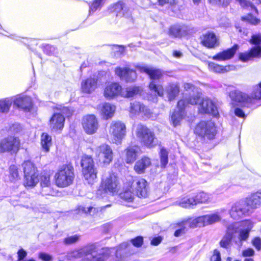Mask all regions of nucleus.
<instances>
[{
    "mask_svg": "<svg viewBox=\"0 0 261 261\" xmlns=\"http://www.w3.org/2000/svg\"><path fill=\"white\" fill-rule=\"evenodd\" d=\"M201 44L204 46L212 48L218 45V39L213 32H207L200 36Z\"/></svg>",
    "mask_w": 261,
    "mask_h": 261,
    "instance_id": "26",
    "label": "nucleus"
},
{
    "mask_svg": "<svg viewBox=\"0 0 261 261\" xmlns=\"http://www.w3.org/2000/svg\"><path fill=\"white\" fill-rule=\"evenodd\" d=\"M240 5L245 9H250L257 12V10L254 4H261V0H236Z\"/></svg>",
    "mask_w": 261,
    "mask_h": 261,
    "instance_id": "41",
    "label": "nucleus"
},
{
    "mask_svg": "<svg viewBox=\"0 0 261 261\" xmlns=\"http://www.w3.org/2000/svg\"><path fill=\"white\" fill-rule=\"evenodd\" d=\"M129 112L132 115L134 116L141 115L142 117L144 116L148 118L152 116L150 110L139 101L130 103Z\"/></svg>",
    "mask_w": 261,
    "mask_h": 261,
    "instance_id": "21",
    "label": "nucleus"
},
{
    "mask_svg": "<svg viewBox=\"0 0 261 261\" xmlns=\"http://www.w3.org/2000/svg\"><path fill=\"white\" fill-rule=\"evenodd\" d=\"M41 146L42 148L47 152L51 145V137L47 133H43L41 135Z\"/></svg>",
    "mask_w": 261,
    "mask_h": 261,
    "instance_id": "42",
    "label": "nucleus"
},
{
    "mask_svg": "<svg viewBox=\"0 0 261 261\" xmlns=\"http://www.w3.org/2000/svg\"><path fill=\"white\" fill-rule=\"evenodd\" d=\"M140 151L137 145L128 146L125 149V161L127 164L133 163L136 159Z\"/></svg>",
    "mask_w": 261,
    "mask_h": 261,
    "instance_id": "31",
    "label": "nucleus"
},
{
    "mask_svg": "<svg viewBox=\"0 0 261 261\" xmlns=\"http://www.w3.org/2000/svg\"><path fill=\"white\" fill-rule=\"evenodd\" d=\"M197 204L194 195H187L179 202V205L185 208H191Z\"/></svg>",
    "mask_w": 261,
    "mask_h": 261,
    "instance_id": "39",
    "label": "nucleus"
},
{
    "mask_svg": "<svg viewBox=\"0 0 261 261\" xmlns=\"http://www.w3.org/2000/svg\"><path fill=\"white\" fill-rule=\"evenodd\" d=\"M22 166L24 173L23 185L25 187H34L39 182L37 169L30 161L24 162Z\"/></svg>",
    "mask_w": 261,
    "mask_h": 261,
    "instance_id": "10",
    "label": "nucleus"
},
{
    "mask_svg": "<svg viewBox=\"0 0 261 261\" xmlns=\"http://www.w3.org/2000/svg\"><path fill=\"white\" fill-rule=\"evenodd\" d=\"M14 105L24 112H30L33 108L32 101L28 96L19 97L13 100Z\"/></svg>",
    "mask_w": 261,
    "mask_h": 261,
    "instance_id": "27",
    "label": "nucleus"
},
{
    "mask_svg": "<svg viewBox=\"0 0 261 261\" xmlns=\"http://www.w3.org/2000/svg\"><path fill=\"white\" fill-rule=\"evenodd\" d=\"M143 238L142 237H137L134 239L131 240V242L135 247H139L143 244Z\"/></svg>",
    "mask_w": 261,
    "mask_h": 261,
    "instance_id": "56",
    "label": "nucleus"
},
{
    "mask_svg": "<svg viewBox=\"0 0 261 261\" xmlns=\"http://www.w3.org/2000/svg\"><path fill=\"white\" fill-rule=\"evenodd\" d=\"M97 88V80L90 77L83 81L81 84V88L83 92L90 93Z\"/></svg>",
    "mask_w": 261,
    "mask_h": 261,
    "instance_id": "34",
    "label": "nucleus"
},
{
    "mask_svg": "<svg viewBox=\"0 0 261 261\" xmlns=\"http://www.w3.org/2000/svg\"><path fill=\"white\" fill-rule=\"evenodd\" d=\"M82 124L83 128L88 134L95 133L98 127V122L94 115H88L83 118Z\"/></svg>",
    "mask_w": 261,
    "mask_h": 261,
    "instance_id": "19",
    "label": "nucleus"
},
{
    "mask_svg": "<svg viewBox=\"0 0 261 261\" xmlns=\"http://www.w3.org/2000/svg\"><path fill=\"white\" fill-rule=\"evenodd\" d=\"M100 109L101 115L106 119L112 117L115 111V107L110 103H103Z\"/></svg>",
    "mask_w": 261,
    "mask_h": 261,
    "instance_id": "37",
    "label": "nucleus"
},
{
    "mask_svg": "<svg viewBox=\"0 0 261 261\" xmlns=\"http://www.w3.org/2000/svg\"><path fill=\"white\" fill-rule=\"evenodd\" d=\"M252 243L257 250L261 249V239L259 238L256 237L254 238L252 240Z\"/></svg>",
    "mask_w": 261,
    "mask_h": 261,
    "instance_id": "60",
    "label": "nucleus"
},
{
    "mask_svg": "<svg viewBox=\"0 0 261 261\" xmlns=\"http://www.w3.org/2000/svg\"><path fill=\"white\" fill-rule=\"evenodd\" d=\"M13 102L12 98H6L0 100V112L7 113Z\"/></svg>",
    "mask_w": 261,
    "mask_h": 261,
    "instance_id": "44",
    "label": "nucleus"
},
{
    "mask_svg": "<svg viewBox=\"0 0 261 261\" xmlns=\"http://www.w3.org/2000/svg\"><path fill=\"white\" fill-rule=\"evenodd\" d=\"M135 194L129 190L125 191L124 192L120 194V197L124 200L130 202L134 199V195Z\"/></svg>",
    "mask_w": 261,
    "mask_h": 261,
    "instance_id": "52",
    "label": "nucleus"
},
{
    "mask_svg": "<svg viewBox=\"0 0 261 261\" xmlns=\"http://www.w3.org/2000/svg\"><path fill=\"white\" fill-rule=\"evenodd\" d=\"M199 110L201 113L211 114L214 117L219 115L216 101L207 97L202 99L199 104Z\"/></svg>",
    "mask_w": 261,
    "mask_h": 261,
    "instance_id": "17",
    "label": "nucleus"
},
{
    "mask_svg": "<svg viewBox=\"0 0 261 261\" xmlns=\"http://www.w3.org/2000/svg\"><path fill=\"white\" fill-rule=\"evenodd\" d=\"M251 208L246 200L234 203L229 211L230 216L234 220H239L248 215Z\"/></svg>",
    "mask_w": 261,
    "mask_h": 261,
    "instance_id": "14",
    "label": "nucleus"
},
{
    "mask_svg": "<svg viewBox=\"0 0 261 261\" xmlns=\"http://www.w3.org/2000/svg\"><path fill=\"white\" fill-rule=\"evenodd\" d=\"M185 104L184 100H179L177 103V109L171 115V120L174 126L179 125L180 121L184 118L185 114Z\"/></svg>",
    "mask_w": 261,
    "mask_h": 261,
    "instance_id": "24",
    "label": "nucleus"
},
{
    "mask_svg": "<svg viewBox=\"0 0 261 261\" xmlns=\"http://www.w3.org/2000/svg\"><path fill=\"white\" fill-rule=\"evenodd\" d=\"M242 20L243 21H246L252 24H256L260 22L259 19L255 17H254L250 14H249L246 16L242 17Z\"/></svg>",
    "mask_w": 261,
    "mask_h": 261,
    "instance_id": "54",
    "label": "nucleus"
},
{
    "mask_svg": "<svg viewBox=\"0 0 261 261\" xmlns=\"http://www.w3.org/2000/svg\"><path fill=\"white\" fill-rule=\"evenodd\" d=\"M160 160L162 168H165L168 163V152L166 149L162 147L160 150Z\"/></svg>",
    "mask_w": 261,
    "mask_h": 261,
    "instance_id": "49",
    "label": "nucleus"
},
{
    "mask_svg": "<svg viewBox=\"0 0 261 261\" xmlns=\"http://www.w3.org/2000/svg\"><path fill=\"white\" fill-rule=\"evenodd\" d=\"M131 189L139 197L145 198L148 193V183L143 178H137L133 180Z\"/></svg>",
    "mask_w": 261,
    "mask_h": 261,
    "instance_id": "18",
    "label": "nucleus"
},
{
    "mask_svg": "<svg viewBox=\"0 0 261 261\" xmlns=\"http://www.w3.org/2000/svg\"><path fill=\"white\" fill-rule=\"evenodd\" d=\"M135 132L137 139L142 145L148 148L154 146V133L146 126L142 124H137Z\"/></svg>",
    "mask_w": 261,
    "mask_h": 261,
    "instance_id": "5",
    "label": "nucleus"
},
{
    "mask_svg": "<svg viewBox=\"0 0 261 261\" xmlns=\"http://www.w3.org/2000/svg\"><path fill=\"white\" fill-rule=\"evenodd\" d=\"M128 244L124 242L120 244L115 250L114 248H103L98 251V250L94 254L93 258L90 261H106L112 252H115L117 258H121L122 254L124 253V258L126 253Z\"/></svg>",
    "mask_w": 261,
    "mask_h": 261,
    "instance_id": "7",
    "label": "nucleus"
},
{
    "mask_svg": "<svg viewBox=\"0 0 261 261\" xmlns=\"http://www.w3.org/2000/svg\"><path fill=\"white\" fill-rule=\"evenodd\" d=\"M185 233V228H181L180 229L176 230L174 232V236L176 237H179Z\"/></svg>",
    "mask_w": 261,
    "mask_h": 261,
    "instance_id": "64",
    "label": "nucleus"
},
{
    "mask_svg": "<svg viewBox=\"0 0 261 261\" xmlns=\"http://www.w3.org/2000/svg\"><path fill=\"white\" fill-rule=\"evenodd\" d=\"M109 133L112 137V141L116 144H120L126 135V126L121 121H112L110 124Z\"/></svg>",
    "mask_w": 261,
    "mask_h": 261,
    "instance_id": "13",
    "label": "nucleus"
},
{
    "mask_svg": "<svg viewBox=\"0 0 261 261\" xmlns=\"http://www.w3.org/2000/svg\"><path fill=\"white\" fill-rule=\"evenodd\" d=\"M39 181H40V186L42 188V194L44 195L50 194V186L51 185L50 174L47 172L41 173L39 176Z\"/></svg>",
    "mask_w": 261,
    "mask_h": 261,
    "instance_id": "30",
    "label": "nucleus"
},
{
    "mask_svg": "<svg viewBox=\"0 0 261 261\" xmlns=\"http://www.w3.org/2000/svg\"><path fill=\"white\" fill-rule=\"evenodd\" d=\"M81 165L85 180L88 184L93 185L97 178V172L92 157L83 155L81 158Z\"/></svg>",
    "mask_w": 261,
    "mask_h": 261,
    "instance_id": "3",
    "label": "nucleus"
},
{
    "mask_svg": "<svg viewBox=\"0 0 261 261\" xmlns=\"http://www.w3.org/2000/svg\"><path fill=\"white\" fill-rule=\"evenodd\" d=\"M208 68L210 70L217 73L224 72L227 71L226 67H224L213 62L208 64Z\"/></svg>",
    "mask_w": 261,
    "mask_h": 261,
    "instance_id": "51",
    "label": "nucleus"
},
{
    "mask_svg": "<svg viewBox=\"0 0 261 261\" xmlns=\"http://www.w3.org/2000/svg\"><path fill=\"white\" fill-rule=\"evenodd\" d=\"M18 259L23 260V259L27 256V253L23 249H20L18 250Z\"/></svg>",
    "mask_w": 261,
    "mask_h": 261,
    "instance_id": "62",
    "label": "nucleus"
},
{
    "mask_svg": "<svg viewBox=\"0 0 261 261\" xmlns=\"http://www.w3.org/2000/svg\"><path fill=\"white\" fill-rule=\"evenodd\" d=\"M118 185L116 176L114 173H111L102 179L101 185L97 191V195L102 197V194L106 193L114 194L117 191Z\"/></svg>",
    "mask_w": 261,
    "mask_h": 261,
    "instance_id": "12",
    "label": "nucleus"
},
{
    "mask_svg": "<svg viewBox=\"0 0 261 261\" xmlns=\"http://www.w3.org/2000/svg\"><path fill=\"white\" fill-rule=\"evenodd\" d=\"M255 251L252 248H248L244 250L242 252V256L243 257H251L254 255Z\"/></svg>",
    "mask_w": 261,
    "mask_h": 261,
    "instance_id": "58",
    "label": "nucleus"
},
{
    "mask_svg": "<svg viewBox=\"0 0 261 261\" xmlns=\"http://www.w3.org/2000/svg\"><path fill=\"white\" fill-rule=\"evenodd\" d=\"M189 223L190 227L193 228L207 225L205 215L190 220Z\"/></svg>",
    "mask_w": 261,
    "mask_h": 261,
    "instance_id": "43",
    "label": "nucleus"
},
{
    "mask_svg": "<svg viewBox=\"0 0 261 261\" xmlns=\"http://www.w3.org/2000/svg\"><path fill=\"white\" fill-rule=\"evenodd\" d=\"M106 0H94L89 5V15L93 13L97 10L100 9V8L105 3Z\"/></svg>",
    "mask_w": 261,
    "mask_h": 261,
    "instance_id": "46",
    "label": "nucleus"
},
{
    "mask_svg": "<svg viewBox=\"0 0 261 261\" xmlns=\"http://www.w3.org/2000/svg\"><path fill=\"white\" fill-rule=\"evenodd\" d=\"M9 179L11 181H15L20 179L18 168L15 165H12L9 167Z\"/></svg>",
    "mask_w": 261,
    "mask_h": 261,
    "instance_id": "47",
    "label": "nucleus"
},
{
    "mask_svg": "<svg viewBox=\"0 0 261 261\" xmlns=\"http://www.w3.org/2000/svg\"><path fill=\"white\" fill-rule=\"evenodd\" d=\"M39 257L43 261H51L53 259L51 255L44 252L40 253L39 254Z\"/></svg>",
    "mask_w": 261,
    "mask_h": 261,
    "instance_id": "57",
    "label": "nucleus"
},
{
    "mask_svg": "<svg viewBox=\"0 0 261 261\" xmlns=\"http://www.w3.org/2000/svg\"><path fill=\"white\" fill-rule=\"evenodd\" d=\"M200 99V96L198 95H193L192 97L189 98V99H183L180 100H184L185 101V108L188 105V104L190 103L192 105L197 104Z\"/></svg>",
    "mask_w": 261,
    "mask_h": 261,
    "instance_id": "53",
    "label": "nucleus"
},
{
    "mask_svg": "<svg viewBox=\"0 0 261 261\" xmlns=\"http://www.w3.org/2000/svg\"><path fill=\"white\" fill-rule=\"evenodd\" d=\"M234 113L236 116L238 117L245 118L246 115H245L244 112L239 107H234Z\"/></svg>",
    "mask_w": 261,
    "mask_h": 261,
    "instance_id": "55",
    "label": "nucleus"
},
{
    "mask_svg": "<svg viewBox=\"0 0 261 261\" xmlns=\"http://www.w3.org/2000/svg\"><path fill=\"white\" fill-rule=\"evenodd\" d=\"M251 209H254L261 205V190L252 194L246 199Z\"/></svg>",
    "mask_w": 261,
    "mask_h": 261,
    "instance_id": "35",
    "label": "nucleus"
},
{
    "mask_svg": "<svg viewBox=\"0 0 261 261\" xmlns=\"http://www.w3.org/2000/svg\"><path fill=\"white\" fill-rule=\"evenodd\" d=\"M231 227L228 226L227 228L225 234L223 237L219 244L220 246L226 249H228L230 247L231 241L234 240V236L231 232Z\"/></svg>",
    "mask_w": 261,
    "mask_h": 261,
    "instance_id": "38",
    "label": "nucleus"
},
{
    "mask_svg": "<svg viewBox=\"0 0 261 261\" xmlns=\"http://www.w3.org/2000/svg\"><path fill=\"white\" fill-rule=\"evenodd\" d=\"M111 11L116 14L118 17H125L129 19L132 18V11L124 3L119 2L114 4Z\"/></svg>",
    "mask_w": 261,
    "mask_h": 261,
    "instance_id": "22",
    "label": "nucleus"
},
{
    "mask_svg": "<svg viewBox=\"0 0 261 261\" xmlns=\"http://www.w3.org/2000/svg\"><path fill=\"white\" fill-rule=\"evenodd\" d=\"M96 156L103 166L109 165L113 159V151L111 147L107 144H102L96 148Z\"/></svg>",
    "mask_w": 261,
    "mask_h": 261,
    "instance_id": "15",
    "label": "nucleus"
},
{
    "mask_svg": "<svg viewBox=\"0 0 261 261\" xmlns=\"http://www.w3.org/2000/svg\"><path fill=\"white\" fill-rule=\"evenodd\" d=\"M115 72L120 80L126 82H133L137 77L136 71L127 67H117Z\"/></svg>",
    "mask_w": 261,
    "mask_h": 261,
    "instance_id": "20",
    "label": "nucleus"
},
{
    "mask_svg": "<svg viewBox=\"0 0 261 261\" xmlns=\"http://www.w3.org/2000/svg\"><path fill=\"white\" fill-rule=\"evenodd\" d=\"M110 206V204H108L105 206L100 207H85L80 206L78 208V211L79 213H80L89 214L94 217L100 216L104 213L106 208L109 207Z\"/></svg>",
    "mask_w": 261,
    "mask_h": 261,
    "instance_id": "25",
    "label": "nucleus"
},
{
    "mask_svg": "<svg viewBox=\"0 0 261 261\" xmlns=\"http://www.w3.org/2000/svg\"><path fill=\"white\" fill-rule=\"evenodd\" d=\"M141 90L139 87L130 86L122 89L121 96L130 98L140 93Z\"/></svg>",
    "mask_w": 261,
    "mask_h": 261,
    "instance_id": "40",
    "label": "nucleus"
},
{
    "mask_svg": "<svg viewBox=\"0 0 261 261\" xmlns=\"http://www.w3.org/2000/svg\"><path fill=\"white\" fill-rule=\"evenodd\" d=\"M197 204L199 203H206L209 202L211 199V195L204 192H200L194 195Z\"/></svg>",
    "mask_w": 261,
    "mask_h": 261,
    "instance_id": "45",
    "label": "nucleus"
},
{
    "mask_svg": "<svg viewBox=\"0 0 261 261\" xmlns=\"http://www.w3.org/2000/svg\"><path fill=\"white\" fill-rule=\"evenodd\" d=\"M122 87L117 83L108 84L104 90V96L107 99H112L119 95L121 96Z\"/></svg>",
    "mask_w": 261,
    "mask_h": 261,
    "instance_id": "23",
    "label": "nucleus"
},
{
    "mask_svg": "<svg viewBox=\"0 0 261 261\" xmlns=\"http://www.w3.org/2000/svg\"><path fill=\"white\" fill-rule=\"evenodd\" d=\"M238 49V46L234 45L231 48L218 53L213 57V59L218 61H224L233 57Z\"/></svg>",
    "mask_w": 261,
    "mask_h": 261,
    "instance_id": "32",
    "label": "nucleus"
},
{
    "mask_svg": "<svg viewBox=\"0 0 261 261\" xmlns=\"http://www.w3.org/2000/svg\"><path fill=\"white\" fill-rule=\"evenodd\" d=\"M190 31L189 28L184 24H175L169 29V35L174 37H181L186 35Z\"/></svg>",
    "mask_w": 261,
    "mask_h": 261,
    "instance_id": "28",
    "label": "nucleus"
},
{
    "mask_svg": "<svg viewBox=\"0 0 261 261\" xmlns=\"http://www.w3.org/2000/svg\"><path fill=\"white\" fill-rule=\"evenodd\" d=\"M207 225H211L221 220L220 216L217 213L205 215Z\"/></svg>",
    "mask_w": 261,
    "mask_h": 261,
    "instance_id": "48",
    "label": "nucleus"
},
{
    "mask_svg": "<svg viewBox=\"0 0 261 261\" xmlns=\"http://www.w3.org/2000/svg\"><path fill=\"white\" fill-rule=\"evenodd\" d=\"M19 146V140L15 137L9 136L2 140L0 142V152H16Z\"/></svg>",
    "mask_w": 261,
    "mask_h": 261,
    "instance_id": "16",
    "label": "nucleus"
},
{
    "mask_svg": "<svg viewBox=\"0 0 261 261\" xmlns=\"http://www.w3.org/2000/svg\"><path fill=\"white\" fill-rule=\"evenodd\" d=\"M137 68L140 72L148 74L150 79L152 80L149 84V89L156 93L158 95L162 96L164 94L163 88L162 85L155 82V80H159L163 76L161 70L147 66H138Z\"/></svg>",
    "mask_w": 261,
    "mask_h": 261,
    "instance_id": "4",
    "label": "nucleus"
},
{
    "mask_svg": "<svg viewBox=\"0 0 261 261\" xmlns=\"http://www.w3.org/2000/svg\"><path fill=\"white\" fill-rule=\"evenodd\" d=\"M194 132L204 140H211L215 138L217 130L213 122L201 121L196 125Z\"/></svg>",
    "mask_w": 261,
    "mask_h": 261,
    "instance_id": "8",
    "label": "nucleus"
},
{
    "mask_svg": "<svg viewBox=\"0 0 261 261\" xmlns=\"http://www.w3.org/2000/svg\"><path fill=\"white\" fill-rule=\"evenodd\" d=\"M74 177V169L70 165L63 166L55 175L56 184L59 187H66L70 185Z\"/></svg>",
    "mask_w": 261,
    "mask_h": 261,
    "instance_id": "6",
    "label": "nucleus"
},
{
    "mask_svg": "<svg viewBox=\"0 0 261 261\" xmlns=\"http://www.w3.org/2000/svg\"><path fill=\"white\" fill-rule=\"evenodd\" d=\"M151 164L150 159L144 156L136 162L134 169L137 173L141 174L145 172V170L150 167Z\"/></svg>",
    "mask_w": 261,
    "mask_h": 261,
    "instance_id": "29",
    "label": "nucleus"
},
{
    "mask_svg": "<svg viewBox=\"0 0 261 261\" xmlns=\"http://www.w3.org/2000/svg\"><path fill=\"white\" fill-rule=\"evenodd\" d=\"M229 96L233 107L251 108L261 99V82L253 87L250 95L238 90L231 91Z\"/></svg>",
    "mask_w": 261,
    "mask_h": 261,
    "instance_id": "1",
    "label": "nucleus"
},
{
    "mask_svg": "<svg viewBox=\"0 0 261 261\" xmlns=\"http://www.w3.org/2000/svg\"><path fill=\"white\" fill-rule=\"evenodd\" d=\"M81 236L79 234H74L68 236L63 239V243L66 245H72L79 241Z\"/></svg>",
    "mask_w": 261,
    "mask_h": 261,
    "instance_id": "50",
    "label": "nucleus"
},
{
    "mask_svg": "<svg viewBox=\"0 0 261 261\" xmlns=\"http://www.w3.org/2000/svg\"><path fill=\"white\" fill-rule=\"evenodd\" d=\"M212 4H217L223 6H227L228 4V0H209Z\"/></svg>",
    "mask_w": 261,
    "mask_h": 261,
    "instance_id": "61",
    "label": "nucleus"
},
{
    "mask_svg": "<svg viewBox=\"0 0 261 261\" xmlns=\"http://www.w3.org/2000/svg\"><path fill=\"white\" fill-rule=\"evenodd\" d=\"M231 227L232 234H238V240H236L234 236V242L236 244L242 246L243 242L246 241L249 237V233L253 227V224L251 221L246 220L239 223H235L229 225Z\"/></svg>",
    "mask_w": 261,
    "mask_h": 261,
    "instance_id": "2",
    "label": "nucleus"
},
{
    "mask_svg": "<svg viewBox=\"0 0 261 261\" xmlns=\"http://www.w3.org/2000/svg\"><path fill=\"white\" fill-rule=\"evenodd\" d=\"M65 118L59 113L55 114L50 119V127L54 129H60L63 127Z\"/></svg>",
    "mask_w": 261,
    "mask_h": 261,
    "instance_id": "33",
    "label": "nucleus"
},
{
    "mask_svg": "<svg viewBox=\"0 0 261 261\" xmlns=\"http://www.w3.org/2000/svg\"><path fill=\"white\" fill-rule=\"evenodd\" d=\"M178 0H158L159 5L161 6H163L165 4H170L171 5H173L175 4Z\"/></svg>",
    "mask_w": 261,
    "mask_h": 261,
    "instance_id": "63",
    "label": "nucleus"
},
{
    "mask_svg": "<svg viewBox=\"0 0 261 261\" xmlns=\"http://www.w3.org/2000/svg\"><path fill=\"white\" fill-rule=\"evenodd\" d=\"M250 42L255 46L249 51L240 54L239 58L243 62H247L255 58H261V34L252 35Z\"/></svg>",
    "mask_w": 261,
    "mask_h": 261,
    "instance_id": "11",
    "label": "nucleus"
},
{
    "mask_svg": "<svg viewBox=\"0 0 261 261\" xmlns=\"http://www.w3.org/2000/svg\"><path fill=\"white\" fill-rule=\"evenodd\" d=\"M165 91L169 100H172L179 93V86L175 83H170L166 87Z\"/></svg>",
    "mask_w": 261,
    "mask_h": 261,
    "instance_id": "36",
    "label": "nucleus"
},
{
    "mask_svg": "<svg viewBox=\"0 0 261 261\" xmlns=\"http://www.w3.org/2000/svg\"><path fill=\"white\" fill-rule=\"evenodd\" d=\"M99 249L97 243L88 244L78 250H75L67 253L66 257L68 260L84 258L90 261L93 258L94 254Z\"/></svg>",
    "mask_w": 261,
    "mask_h": 261,
    "instance_id": "9",
    "label": "nucleus"
},
{
    "mask_svg": "<svg viewBox=\"0 0 261 261\" xmlns=\"http://www.w3.org/2000/svg\"><path fill=\"white\" fill-rule=\"evenodd\" d=\"M211 261H221V258L220 252L215 249L214 251V254L211 258Z\"/></svg>",
    "mask_w": 261,
    "mask_h": 261,
    "instance_id": "59",
    "label": "nucleus"
}]
</instances>
